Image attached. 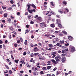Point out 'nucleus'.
I'll list each match as a JSON object with an SVG mask.
<instances>
[{
  "label": "nucleus",
  "mask_w": 76,
  "mask_h": 76,
  "mask_svg": "<svg viewBox=\"0 0 76 76\" xmlns=\"http://www.w3.org/2000/svg\"><path fill=\"white\" fill-rule=\"evenodd\" d=\"M9 29L11 31H13V30H14V28L12 27H10Z\"/></svg>",
  "instance_id": "obj_22"
},
{
  "label": "nucleus",
  "mask_w": 76,
  "mask_h": 76,
  "mask_svg": "<svg viewBox=\"0 0 76 76\" xmlns=\"http://www.w3.org/2000/svg\"><path fill=\"white\" fill-rule=\"evenodd\" d=\"M41 7L42 10H45V9H46L47 6L44 5L43 7Z\"/></svg>",
  "instance_id": "obj_7"
},
{
  "label": "nucleus",
  "mask_w": 76,
  "mask_h": 76,
  "mask_svg": "<svg viewBox=\"0 0 76 76\" xmlns=\"http://www.w3.org/2000/svg\"><path fill=\"white\" fill-rule=\"evenodd\" d=\"M65 12H66V10L67 11V12H69V9L67 8H65Z\"/></svg>",
  "instance_id": "obj_34"
},
{
  "label": "nucleus",
  "mask_w": 76,
  "mask_h": 76,
  "mask_svg": "<svg viewBox=\"0 0 76 76\" xmlns=\"http://www.w3.org/2000/svg\"><path fill=\"white\" fill-rule=\"evenodd\" d=\"M58 12L59 13H60L61 14H62L63 13L64 14H66V11H65V8H62L61 9H60L58 10Z\"/></svg>",
  "instance_id": "obj_1"
},
{
  "label": "nucleus",
  "mask_w": 76,
  "mask_h": 76,
  "mask_svg": "<svg viewBox=\"0 0 76 76\" xmlns=\"http://www.w3.org/2000/svg\"><path fill=\"white\" fill-rule=\"evenodd\" d=\"M60 73H59V72L58 71H57L56 72V75L58 76V75H59Z\"/></svg>",
  "instance_id": "obj_36"
},
{
  "label": "nucleus",
  "mask_w": 76,
  "mask_h": 76,
  "mask_svg": "<svg viewBox=\"0 0 76 76\" xmlns=\"http://www.w3.org/2000/svg\"><path fill=\"white\" fill-rule=\"evenodd\" d=\"M62 32L64 34H66V35H67V33L66 32L64 31H62Z\"/></svg>",
  "instance_id": "obj_27"
},
{
  "label": "nucleus",
  "mask_w": 76,
  "mask_h": 76,
  "mask_svg": "<svg viewBox=\"0 0 76 76\" xmlns=\"http://www.w3.org/2000/svg\"><path fill=\"white\" fill-rule=\"evenodd\" d=\"M59 32V31H56L54 33L55 34H58Z\"/></svg>",
  "instance_id": "obj_47"
},
{
  "label": "nucleus",
  "mask_w": 76,
  "mask_h": 76,
  "mask_svg": "<svg viewBox=\"0 0 76 76\" xmlns=\"http://www.w3.org/2000/svg\"><path fill=\"white\" fill-rule=\"evenodd\" d=\"M63 3L64 4H65V5H66L67 4V3L66 1H63Z\"/></svg>",
  "instance_id": "obj_40"
},
{
  "label": "nucleus",
  "mask_w": 76,
  "mask_h": 76,
  "mask_svg": "<svg viewBox=\"0 0 76 76\" xmlns=\"http://www.w3.org/2000/svg\"><path fill=\"white\" fill-rule=\"evenodd\" d=\"M39 25L41 28H44L47 26V24L45 22H43L42 23L39 24Z\"/></svg>",
  "instance_id": "obj_3"
},
{
  "label": "nucleus",
  "mask_w": 76,
  "mask_h": 76,
  "mask_svg": "<svg viewBox=\"0 0 76 76\" xmlns=\"http://www.w3.org/2000/svg\"><path fill=\"white\" fill-rule=\"evenodd\" d=\"M56 46H59L60 45V43H58L56 44Z\"/></svg>",
  "instance_id": "obj_55"
},
{
  "label": "nucleus",
  "mask_w": 76,
  "mask_h": 76,
  "mask_svg": "<svg viewBox=\"0 0 76 76\" xmlns=\"http://www.w3.org/2000/svg\"><path fill=\"white\" fill-rule=\"evenodd\" d=\"M2 22H4V23H5V22H6V21H5V20H2Z\"/></svg>",
  "instance_id": "obj_63"
},
{
  "label": "nucleus",
  "mask_w": 76,
  "mask_h": 76,
  "mask_svg": "<svg viewBox=\"0 0 76 76\" xmlns=\"http://www.w3.org/2000/svg\"><path fill=\"white\" fill-rule=\"evenodd\" d=\"M42 70H47L46 67H44L42 68Z\"/></svg>",
  "instance_id": "obj_43"
},
{
  "label": "nucleus",
  "mask_w": 76,
  "mask_h": 76,
  "mask_svg": "<svg viewBox=\"0 0 76 76\" xmlns=\"http://www.w3.org/2000/svg\"><path fill=\"white\" fill-rule=\"evenodd\" d=\"M47 63L48 64H47V66H48V65H51V61H49L47 62Z\"/></svg>",
  "instance_id": "obj_18"
},
{
  "label": "nucleus",
  "mask_w": 76,
  "mask_h": 76,
  "mask_svg": "<svg viewBox=\"0 0 76 76\" xmlns=\"http://www.w3.org/2000/svg\"><path fill=\"white\" fill-rule=\"evenodd\" d=\"M48 45L49 47H50L51 48L53 47V45L52 44H49Z\"/></svg>",
  "instance_id": "obj_29"
},
{
  "label": "nucleus",
  "mask_w": 76,
  "mask_h": 76,
  "mask_svg": "<svg viewBox=\"0 0 76 76\" xmlns=\"http://www.w3.org/2000/svg\"><path fill=\"white\" fill-rule=\"evenodd\" d=\"M17 4L18 6V7H19L20 6V3H19V2H18V3H17Z\"/></svg>",
  "instance_id": "obj_60"
},
{
  "label": "nucleus",
  "mask_w": 76,
  "mask_h": 76,
  "mask_svg": "<svg viewBox=\"0 0 76 76\" xmlns=\"http://www.w3.org/2000/svg\"><path fill=\"white\" fill-rule=\"evenodd\" d=\"M48 16H51V13L50 11H48L47 12L46 14Z\"/></svg>",
  "instance_id": "obj_11"
},
{
  "label": "nucleus",
  "mask_w": 76,
  "mask_h": 76,
  "mask_svg": "<svg viewBox=\"0 0 76 76\" xmlns=\"http://www.w3.org/2000/svg\"><path fill=\"white\" fill-rule=\"evenodd\" d=\"M14 46L15 47H16L18 46V45H17V44L15 43L14 44Z\"/></svg>",
  "instance_id": "obj_62"
},
{
  "label": "nucleus",
  "mask_w": 76,
  "mask_h": 76,
  "mask_svg": "<svg viewBox=\"0 0 76 76\" xmlns=\"http://www.w3.org/2000/svg\"><path fill=\"white\" fill-rule=\"evenodd\" d=\"M38 17V15H36V16H34V18H37V17Z\"/></svg>",
  "instance_id": "obj_64"
},
{
  "label": "nucleus",
  "mask_w": 76,
  "mask_h": 76,
  "mask_svg": "<svg viewBox=\"0 0 76 76\" xmlns=\"http://www.w3.org/2000/svg\"><path fill=\"white\" fill-rule=\"evenodd\" d=\"M61 56L59 55L55 57V59L57 62L59 61L60 60V59H61Z\"/></svg>",
  "instance_id": "obj_5"
},
{
  "label": "nucleus",
  "mask_w": 76,
  "mask_h": 76,
  "mask_svg": "<svg viewBox=\"0 0 76 76\" xmlns=\"http://www.w3.org/2000/svg\"><path fill=\"white\" fill-rule=\"evenodd\" d=\"M68 39L70 41H73L74 39L73 37L71 36H69L68 37Z\"/></svg>",
  "instance_id": "obj_9"
},
{
  "label": "nucleus",
  "mask_w": 76,
  "mask_h": 76,
  "mask_svg": "<svg viewBox=\"0 0 76 76\" xmlns=\"http://www.w3.org/2000/svg\"><path fill=\"white\" fill-rule=\"evenodd\" d=\"M31 6L32 7H34V9H36V7L35 6V5L34 4H31Z\"/></svg>",
  "instance_id": "obj_23"
},
{
  "label": "nucleus",
  "mask_w": 76,
  "mask_h": 76,
  "mask_svg": "<svg viewBox=\"0 0 76 76\" xmlns=\"http://www.w3.org/2000/svg\"><path fill=\"white\" fill-rule=\"evenodd\" d=\"M9 72L10 74H12L13 73V72L11 70H9Z\"/></svg>",
  "instance_id": "obj_31"
},
{
  "label": "nucleus",
  "mask_w": 76,
  "mask_h": 76,
  "mask_svg": "<svg viewBox=\"0 0 76 76\" xmlns=\"http://www.w3.org/2000/svg\"><path fill=\"white\" fill-rule=\"evenodd\" d=\"M56 17H57V18H60V16L58 15H56Z\"/></svg>",
  "instance_id": "obj_56"
},
{
  "label": "nucleus",
  "mask_w": 76,
  "mask_h": 76,
  "mask_svg": "<svg viewBox=\"0 0 76 76\" xmlns=\"http://www.w3.org/2000/svg\"><path fill=\"white\" fill-rule=\"evenodd\" d=\"M50 4H51V5H52V6H53V7L54 4H53V2H50Z\"/></svg>",
  "instance_id": "obj_45"
},
{
  "label": "nucleus",
  "mask_w": 76,
  "mask_h": 76,
  "mask_svg": "<svg viewBox=\"0 0 76 76\" xmlns=\"http://www.w3.org/2000/svg\"><path fill=\"white\" fill-rule=\"evenodd\" d=\"M69 49L71 53H73V52H75L76 51L75 47L72 46H69Z\"/></svg>",
  "instance_id": "obj_2"
},
{
  "label": "nucleus",
  "mask_w": 76,
  "mask_h": 76,
  "mask_svg": "<svg viewBox=\"0 0 76 76\" xmlns=\"http://www.w3.org/2000/svg\"><path fill=\"white\" fill-rule=\"evenodd\" d=\"M37 23H40V22H41L42 21V18L41 17H38L37 18Z\"/></svg>",
  "instance_id": "obj_4"
},
{
  "label": "nucleus",
  "mask_w": 76,
  "mask_h": 76,
  "mask_svg": "<svg viewBox=\"0 0 76 76\" xmlns=\"http://www.w3.org/2000/svg\"><path fill=\"white\" fill-rule=\"evenodd\" d=\"M65 46H69V43L65 44Z\"/></svg>",
  "instance_id": "obj_49"
},
{
  "label": "nucleus",
  "mask_w": 76,
  "mask_h": 76,
  "mask_svg": "<svg viewBox=\"0 0 76 76\" xmlns=\"http://www.w3.org/2000/svg\"><path fill=\"white\" fill-rule=\"evenodd\" d=\"M26 28H29V25H26Z\"/></svg>",
  "instance_id": "obj_58"
},
{
  "label": "nucleus",
  "mask_w": 76,
  "mask_h": 76,
  "mask_svg": "<svg viewBox=\"0 0 76 76\" xmlns=\"http://www.w3.org/2000/svg\"><path fill=\"white\" fill-rule=\"evenodd\" d=\"M30 23L31 24H34V22H33V21H31L30 22Z\"/></svg>",
  "instance_id": "obj_54"
},
{
  "label": "nucleus",
  "mask_w": 76,
  "mask_h": 76,
  "mask_svg": "<svg viewBox=\"0 0 76 76\" xmlns=\"http://www.w3.org/2000/svg\"><path fill=\"white\" fill-rule=\"evenodd\" d=\"M38 48L37 47H36L34 48V51L36 52L37 51H38Z\"/></svg>",
  "instance_id": "obj_15"
},
{
  "label": "nucleus",
  "mask_w": 76,
  "mask_h": 76,
  "mask_svg": "<svg viewBox=\"0 0 76 76\" xmlns=\"http://www.w3.org/2000/svg\"><path fill=\"white\" fill-rule=\"evenodd\" d=\"M20 40H18L17 41V43H18V44H19V43H20Z\"/></svg>",
  "instance_id": "obj_57"
},
{
  "label": "nucleus",
  "mask_w": 76,
  "mask_h": 76,
  "mask_svg": "<svg viewBox=\"0 0 76 76\" xmlns=\"http://www.w3.org/2000/svg\"><path fill=\"white\" fill-rule=\"evenodd\" d=\"M53 41H58V39L57 38H55L53 39Z\"/></svg>",
  "instance_id": "obj_24"
},
{
  "label": "nucleus",
  "mask_w": 76,
  "mask_h": 76,
  "mask_svg": "<svg viewBox=\"0 0 76 76\" xmlns=\"http://www.w3.org/2000/svg\"><path fill=\"white\" fill-rule=\"evenodd\" d=\"M51 13H52V14L53 15H56L55 13L54 12H53V11H52Z\"/></svg>",
  "instance_id": "obj_50"
},
{
  "label": "nucleus",
  "mask_w": 76,
  "mask_h": 76,
  "mask_svg": "<svg viewBox=\"0 0 76 76\" xmlns=\"http://www.w3.org/2000/svg\"><path fill=\"white\" fill-rule=\"evenodd\" d=\"M15 61L16 63H18V62H19V60H15Z\"/></svg>",
  "instance_id": "obj_30"
},
{
  "label": "nucleus",
  "mask_w": 76,
  "mask_h": 76,
  "mask_svg": "<svg viewBox=\"0 0 76 76\" xmlns=\"http://www.w3.org/2000/svg\"><path fill=\"white\" fill-rule=\"evenodd\" d=\"M50 61H51L54 63V64H57L58 63L57 61H55V60H54V59H51Z\"/></svg>",
  "instance_id": "obj_6"
},
{
  "label": "nucleus",
  "mask_w": 76,
  "mask_h": 76,
  "mask_svg": "<svg viewBox=\"0 0 76 76\" xmlns=\"http://www.w3.org/2000/svg\"><path fill=\"white\" fill-rule=\"evenodd\" d=\"M8 71H7V70H6L4 72V73H7Z\"/></svg>",
  "instance_id": "obj_52"
},
{
  "label": "nucleus",
  "mask_w": 76,
  "mask_h": 76,
  "mask_svg": "<svg viewBox=\"0 0 76 76\" xmlns=\"http://www.w3.org/2000/svg\"><path fill=\"white\" fill-rule=\"evenodd\" d=\"M56 23L58 24H59L60 23H61V20L60 19H57L56 20Z\"/></svg>",
  "instance_id": "obj_8"
},
{
  "label": "nucleus",
  "mask_w": 76,
  "mask_h": 76,
  "mask_svg": "<svg viewBox=\"0 0 76 76\" xmlns=\"http://www.w3.org/2000/svg\"><path fill=\"white\" fill-rule=\"evenodd\" d=\"M45 37H50L51 36V35L50 34L47 33L46 34H45L44 35Z\"/></svg>",
  "instance_id": "obj_17"
},
{
  "label": "nucleus",
  "mask_w": 76,
  "mask_h": 76,
  "mask_svg": "<svg viewBox=\"0 0 76 76\" xmlns=\"http://www.w3.org/2000/svg\"><path fill=\"white\" fill-rule=\"evenodd\" d=\"M31 4H29L28 5H27V6L28 7L27 9L28 10H29V9H30V7Z\"/></svg>",
  "instance_id": "obj_21"
},
{
  "label": "nucleus",
  "mask_w": 76,
  "mask_h": 76,
  "mask_svg": "<svg viewBox=\"0 0 76 76\" xmlns=\"http://www.w3.org/2000/svg\"><path fill=\"white\" fill-rule=\"evenodd\" d=\"M31 57H34V54L33 53H31L30 55Z\"/></svg>",
  "instance_id": "obj_38"
},
{
  "label": "nucleus",
  "mask_w": 76,
  "mask_h": 76,
  "mask_svg": "<svg viewBox=\"0 0 76 76\" xmlns=\"http://www.w3.org/2000/svg\"><path fill=\"white\" fill-rule=\"evenodd\" d=\"M56 70H57V67H55L54 69H53V71H56Z\"/></svg>",
  "instance_id": "obj_51"
},
{
  "label": "nucleus",
  "mask_w": 76,
  "mask_h": 76,
  "mask_svg": "<svg viewBox=\"0 0 76 76\" xmlns=\"http://www.w3.org/2000/svg\"><path fill=\"white\" fill-rule=\"evenodd\" d=\"M51 68V66H48L47 67V69L48 70H49Z\"/></svg>",
  "instance_id": "obj_26"
},
{
  "label": "nucleus",
  "mask_w": 76,
  "mask_h": 76,
  "mask_svg": "<svg viewBox=\"0 0 76 76\" xmlns=\"http://www.w3.org/2000/svg\"><path fill=\"white\" fill-rule=\"evenodd\" d=\"M31 17H32V16L31 15H29L28 17V18L30 19L31 18Z\"/></svg>",
  "instance_id": "obj_42"
},
{
  "label": "nucleus",
  "mask_w": 76,
  "mask_h": 76,
  "mask_svg": "<svg viewBox=\"0 0 76 76\" xmlns=\"http://www.w3.org/2000/svg\"><path fill=\"white\" fill-rule=\"evenodd\" d=\"M58 71L59 72V73H61V72H62V70L61 69L59 70Z\"/></svg>",
  "instance_id": "obj_46"
},
{
  "label": "nucleus",
  "mask_w": 76,
  "mask_h": 76,
  "mask_svg": "<svg viewBox=\"0 0 76 76\" xmlns=\"http://www.w3.org/2000/svg\"><path fill=\"white\" fill-rule=\"evenodd\" d=\"M26 53H27L26 52H24L23 53V55L24 56H25V55H26Z\"/></svg>",
  "instance_id": "obj_48"
},
{
  "label": "nucleus",
  "mask_w": 76,
  "mask_h": 76,
  "mask_svg": "<svg viewBox=\"0 0 76 76\" xmlns=\"http://www.w3.org/2000/svg\"><path fill=\"white\" fill-rule=\"evenodd\" d=\"M34 55H35V56H37V55H38V54H39V53H34Z\"/></svg>",
  "instance_id": "obj_33"
},
{
  "label": "nucleus",
  "mask_w": 76,
  "mask_h": 76,
  "mask_svg": "<svg viewBox=\"0 0 76 76\" xmlns=\"http://www.w3.org/2000/svg\"><path fill=\"white\" fill-rule=\"evenodd\" d=\"M28 12L30 13H32V10H29L28 11Z\"/></svg>",
  "instance_id": "obj_28"
},
{
  "label": "nucleus",
  "mask_w": 76,
  "mask_h": 76,
  "mask_svg": "<svg viewBox=\"0 0 76 76\" xmlns=\"http://www.w3.org/2000/svg\"><path fill=\"white\" fill-rule=\"evenodd\" d=\"M50 55L51 56V58H54L56 57V55L53 54H51V55Z\"/></svg>",
  "instance_id": "obj_13"
},
{
  "label": "nucleus",
  "mask_w": 76,
  "mask_h": 76,
  "mask_svg": "<svg viewBox=\"0 0 76 76\" xmlns=\"http://www.w3.org/2000/svg\"><path fill=\"white\" fill-rule=\"evenodd\" d=\"M29 45H30V46H31V47H34V45H33V44H32L31 43H30Z\"/></svg>",
  "instance_id": "obj_35"
},
{
  "label": "nucleus",
  "mask_w": 76,
  "mask_h": 76,
  "mask_svg": "<svg viewBox=\"0 0 76 76\" xmlns=\"http://www.w3.org/2000/svg\"><path fill=\"white\" fill-rule=\"evenodd\" d=\"M32 70H34V71H35V72L37 71V68H34V67H32Z\"/></svg>",
  "instance_id": "obj_14"
},
{
  "label": "nucleus",
  "mask_w": 76,
  "mask_h": 76,
  "mask_svg": "<svg viewBox=\"0 0 76 76\" xmlns=\"http://www.w3.org/2000/svg\"><path fill=\"white\" fill-rule=\"evenodd\" d=\"M29 32V30H26L25 34H26V33H28Z\"/></svg>",
  "instance_id": "obj_37"
},
{
  "label": "nucleus",
  "mask_w": 76,
  "mask_h": 76,
  "mask_svg": "<svg viewBox=\"0 0 76 76\" xmlns=\"http://www.w3.org/2000/svg\"><path fill=\"white\" fill-rule=\"evenodd\" d=\"M40 73L41 74V75H44V72L43 71H42L40 72Z\"/></svg>",
  "instance_id": "obj_41"
},
{
  "label": "nucleus",
  "mask_w": 76,
  "mask_h": 76,
  "mask_svg": "<svg viewBox=\"0 0 76 76\" xmlns=\"http://www.w3.org/2000/svg\"><path fill=\"white\" fill-rule=\"evenodd\" d=\"M4 17H7V13L4 14Z\"/></svg>",
  "instance_id": "obj_39"
},
{
  "label": "nucleus",
  "mask_w": 76,
  "mask_h": 76,
  "mask_svg": "<svg viewBox=\"0 0 76 76\" xmlns=\"http://www.w3.org/2000/svg\"><path fill=\"white\" fill-rule=\"evenodd\" d=\"M61 56H62V57H63V56H64H64H65V54H62L61 55Z\"/></svg>",
  "instance_id": "obj_61"
},
{
  "label": "nucleus",
  "mask_w": 76,
  "mask_h": 76,
  "mask_svg": "<svg viewBox=\"0 0 76 76\" xmlns=\"http://www.w3.org/2000/svg\"><path fill=\"white\" fill-rule=\"evenodd\" d=\"M64 46L62 47V49H64V50L65 52H67V51H68L69 50V49H68V48L65 49L64 48V49L63 48H64Z\"/></svg>",
  "instance_id": "obj_12"
},
{
  "label": "nucleus",
  "mask_w": 76,
  "mask_h": 76,
  "mask_svg": "<svg viewBox=\"0 0 76 76\" xmlns=\"http://www.w3.org/2000/svg\"><path fill=\"white\" fill-rule=\"evenodd\" d=\"M50 26L52 28H54L55 27V25L54 24H52L50 25Z\"/></svg>",
  "instance_id": "obj_25"
},
{
  "label": "nucleus",
  "mask_w": 76,
  "mask_h": 76,
  "mask_svg": "<svg viewBox=\"0 0 76 76\" xmlns=\"http://www.w3.org/2000/svg\"><path fill=\"white\" fill-rule=\"evenodd\" d=\"M17 15L18 16H19V15H20V12H17Z\"/></svg>",
  "instance_id": "obj_53"
},
{
  "label": "nucleus",
  "mask_w": 76,
  "mask_h": 76,
  "mask_svg": "<svg viewBox=\"0 0 76 76\" xmlns=\"http://www.w3.org/2000/svg\"><path fill=\"white\" fill-rule=\"evenodd\" d=\"M64 40H61L60 41V44H64Z\"/></svg>",
  "instance_id": "obj_20"
},
{
  "label": "nucleus",
  "mask_w": 76,
  "mask_h": 76,
  "mask_svg": "<svg viewBox=\"0 0 76 76\" xmlns=\"http://www.w3.org/2000/svg\"><path fill=\"white\" fill-rule=\"evenodd\" d=\"M3 48L4 49H6V46H5V45H3Z\"/></svg>",
  "instance_id": "obj_44"
},
{
  "label": "nucleus",
  "mask_w": 76,
  "mask_h": 76,
  "mask_svg": "<svg viewBox=\"0 0 76 76\" xmlns=\"http://www.w3.org/2000/svg\"><path fill=\"white\" fill-rule=\"evenodd\" d=\"M58 25L60 28H63V26L61 25V23L58 24Z\"/></svg>",
  "instance_id": "obj_19"
},
{
  "label": "nucleus",
  "mask_w": 76,
  "mask_h": 76,
  "mask_svg": "<svg viewBox=\"0 0 76 76\" xmlns=\"http://www.w3.org/2000/svg\"><path fill=\"white\" fill-rule=\"evenodd\" d=\"M28 42V41L26 40H25L24 42V44L25 45H27V42Z\"/></svg>",
  "instance_id": "obj_32"
},
{
  "label": "nucleus",
  "mask_w": 76,
  "mask_h": 76,
  "mask_svg": "<svg viewBox=\"0 0 76 76\" xmlns=\"http://www.w3.org/2000/svg\"><path fill=\"white\" fill-rule=\"evenodd\" d=\"M66 61V59L65 57H63L62 58L61 61L63 63Z\"/></svg>",
  "instance_id": "obj_10"
},
{
  "label": "nucleus",
  "mask_w": 76,
  "mask_h": 76,
  "mask_svg": "<svg viewBox=\"0 0 76 76\" xmlns=\"http://www.w3.org/2000/svg\"><path fill=\"white\" fill-rule=\"evenodd\" d=\"M10 2L12 4H13V3H14V2H13V1H10Z\"/></svg>",
  "instance_id": "obj_59"
},
{
  "label": "nucleus",
  "mask_w": 76,
  "mask_h": 76,
  "mask_svg": "<svg viewBox=\"0 0 76 76\" xmlns=\"http://www.w3.org/2000/svg\"><path fill=\"white\" fill-rule=\"evenodd\" d=\"M20 62L21 64H25V63H26L25 62V61H24V60H21Z\"/></svg>",
  "instance_id": "obj_16"
}]
</instances>
